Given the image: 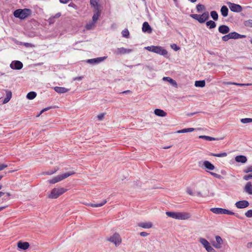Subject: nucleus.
<instances>
[{
  "instance_id": "nucleus-23",
  "label": "nucleus",
  "mask_w": 252,
  "mask_h": 252,
  "mask_svg": "<svg viewBox=\"0 0 252 252\" xmlns=\"http://www.w3.org/2000/svg\"><path fill=\"white\" fill-rule=\"evenodd\" d=\"M106 57H99L95 59L88 60L87 62L91 63H98L103 61Z\"/></svg>"
},
{
  "instance_id": "nucleus-2",
  "label": "nucleus",
  "mask_w": 252,
  "mask_h": 252,
  "mask_svg": "<svg viewBox=\"0 0 252 252\" xmlns=\"http://www.w3.org/2000/svg\"><path fill=\"white\" fill-rule=\"evenodd\" d=\"M31 14L32 10L28 8L18 9L15 10L13 13V15L16 18H18L21 20L26 19Z\"/></svg>"
},
{
  "instance_id": "nucleus-45",
  "label": "nucleus",
  "mask_w": 252,
  "mask_h": 252,
  "mask_svg": "<svg viewBox=\"0 0 252 252\" xmlns=\"http://www.w3.org/2000/svg\"><path fill=\"white\" fill-rule=\"evenodd\" d=\"M122 35L124 37H128V35H129V31H128L127 29H125L124 30H123L122 31Z\"/></svg>"
},
{
  "instance_id": "nucleus-19",
  "label": "nucleus",
  "mask_w": 252,
  "mask_h": 252,
  "mask_svg": "<svg viewBox=\"0 0 252 252\" xmlns=\"http://www.w3.org/2000/svg\"><path fill=\"white\" fill-rule=\"evenodd\" d=\"M17 246L21 249L26 250L29 248L30 245L28 242H22L19 241L18 242Z\"/></svg>"
},
{
  "instance_id": "nucleus-11",
  "label": "nucleus",
  "mask_w": 252,
  "mask_h": 252,
  "mask_svg": "<svg viewBox=\"0 0 252 252\" xmlns=\"http://www.w3.org/2000/svg\"><path fill=\"white\" fill-rule=\"evenodd\" d=\"M132 51V49H126L124 47L118 48L116 50L114 53L117 55H124L129 54Z\"/></svg>"
},
{
  "instance_id": "nucleus-46",
  "label": "nucleus",
  "mask_w": 252,
  "mask_h": 252,
  "mask_svg": "<svg viewBox=\"0 0 252 252\" xmlns=\"http://www.w3.org/2000/svg\"><path fill=\"white\" fill-rule=\"evenodd\" d=\"M243 171L245 173L252 172V166H248Z\"/></svg>"
},
{
  "instance_id": "nucleus-52",
  "label": "nucleus",
  "mask_w": 252,
  "mask_h": 252,
  "mask_svg": "<svg viewBox=\"0 0 252 252\" xmlns=\"http://www.w3.org/2000/svg\"><path fill=\"white\" fill-rule=\"evenodd\" d=\"M104 115V113H100L97 115V117L99 121H101L103 119Z\"/></svg>"
},
{
  "instance_id": "nucleus-43",
  "label": "nucleus",
  "mask_w": 252,
  "mask_h": 252,
  "mask_svg": "<svg viewBox=\"0 0 252 252\" xmlns=\"http://www.w3.org/2000/svg\"><path fill=\"white\" fill-rule=\"evenodd\" d=\"M199 137V138L204 139L208 141H212L215 140V138L213 137L205 135L200 136Z\"/></svg>"
},
{
  "instance_id": "nucleus-20",
  "label": "nucleus",
  "mask_w": 252,
  "mask_h": 252,
  "mask_svg": "<svg viewBox=\"0 0 252 252\" xmlns=\"http://www.w3.org/2000/svg\"><path fill=\"white\" fill-rule=\"evenodd\" d=\"M6 97L4 99L3 104L7 103L12 97V93L10 91L6 90Z\"/></svg>"
},
{
  "instance_id": "nucleus-16",
  "label": "nucleus",
  "mask_w": 252,
  "mask_h": 252,
  "mask_svg": "<svg viewBox=\"0 0 252 252\" xmlns=\"http://www.w3.org/2000/svg\"><path fill=\"white\" fill-rule=\"evenodd\" d=\"M219 32L222 34H226L229 32V28L227 26L221 25L219 27Z\"/></svg>"
},
{
  "instance_id": "nucleus-38",
  "label": "nucleus",
  "mask_w": 252,
  "mask_h": 252,
  "mask_svg": "<svg viewBox=\"0 0 252 252\" xmlns=\"http://www.w3.org/2000/svg\"><path fill=\"white\" fill-rule=\"evenodd\" d=\"M210 14L213 20L217 21L218 19V14L216 11H211Z\"/></svg>"
},
{
  "instance_id": "nucleus-18",
  "label": "nucleus",
  "mask_w": 252,
  "mask_h": 252,
  "mask_svg": "<svg viewBox=\"0 0 252 252\" xmlns=\"http://www.w3.org/2000/svg\"><path fill=\"white\" fill-rule=\"evenodd\" d=\"M203 164L205 168L208 170H213L215 169V166L209 161L205 160L203 161Z\"/></svg>"
},
{
  "instance_id": "nucleus-36",
  "label": "nucleus",
  "mask_w": 252,
  "mask_h": 252,
  "mask_svg": "<svg viewBox=\"0 0 252 252\" xmlns=\"http://www.w3.org/2000/svg\"><path fill=\"white\" fill-rule=\"evenodd\" d=\"M207 26L209 27L210 29L215 28L216 26V24L215 22L210 20L206 22Z\"/></svg>"
},
{
  "instance_id": "nucleus-12",
  "label": "nucleus",
  "mask_w": 252,
  "mask_h": 252,
  "mask_svg": "<svg viewBox=\"0 0 252 252\" xmlns=\"http://www.w3.org/2000/svg\"><path fill=\"white\" fill-rule=\"evenodd\" d=\"M235 206L237 208L243 209L249 206V203L247 200L239 201L235 203Z\"/></svg>"
},
{
  "instance_id": "nucleus-33",
  "label": "nucleus",
  "mask_w": 252,
  "mask_h": 252,
  "mask_svg": "<svg viewBox=\"0 0 252 252\" xmlns=\"http://www.w3.org/2000/svg\"><path fill=\"white\" fill-rule=\"evenodd\" d=\"M163 80H166L168 82H169L173 86L177 87V84L176 82L173 79L169 77H165L163 78Z\"/></svg>"
},
{
  "instance_id": "nucleus-31",
  "label": "nucleus",
  "mask_w": 252,
  "mask_h": 252,
  "mask_svg": "<svg viewBox=\"0 0 252 252\" xmlns=\"http://www.w3.org/2000/svg\"><path fill=\"white\" fill-rule=\"evenodd\" d=\"M95 11H96V12H95V13H94V15L92 18L93 21L95 23H96V22L98 20V19L100 16V11H99V9H98L97 10H95Z\"/></svg>"
},
{
  "instance_id": "nucleus-21",
  "label": "nucleus",
  "mask_w": 252,
  "mask_h": 252,
  "mask_svg": "<svg viewBox=\"0 0 252 252\" xmlns=\"http://www.w3.org/2000/svg\"><path fill=\"white\" fill-rule=\"evenodd\" d=\"M54 90L59 94L65 93L69 91L68 89L62 87H55Z\"/></svg>"
},
{
  "instance_id": "nucleus-50",
  "label": "nucleus",
  "mask_w": 252,
  "mask_h": 252,
  "mask_svg": "<svg viewBox=\"0 0 252 252\" xmlns=\"http://www.w3.org/2000/svg\"><path fill=\"white\" fill-rule=\"evenodd\" d=\"M251 179H252V173L248 175H246L243 177V179L246 181H248Z\"/></svg>"
},
{
  "instance_id": "nucleus-15",
  "label": "nucleus",
  "mask_w": 252,
  "mask_h": 252,
  "mask_svg": "<svg viewBox=\"0 0 252 252\" xmlns=\"http://www.w3.org/2000/svg\"><path fill=\"white\" fill-rule=\"evenodd\" d=\"M23 66V63L22 62L19 61H16L13 63V64L12 63L10 64V67L15 69H21Z\"/></svg>"
},
{
  "instance_id": "nucleus-26",
  "label": "nucleus",
  "mask_w": 252,
  "mask_h": 252,
  "mask_svg": "<svg viewBox=\"0 0 252 252\" xmlns=\"http://www.w3.org/2000/svg\"><path fill=\"white\" fill-rule=\"evenodd\" d=\"M245 190L249 194H252V185L251 182H248L245 187Z\"/></svg>"
},
{
  "instance_id": "nucleus-41",
  "label": "nucleus",
  "mask_w": 252,
  "mask_h": 252,
  "mask_svg": "<svg viewBox=\"0 0 252 252\" xmlns=\"http://www.w3.org/2000/svg\"><path fill=\"white\" fill-rule=\"evenodd\" d=\"M244 25L246 27L252 28V20H248L244 22Z\"/></svg>"
},
{
  "instance_id": "nucleus-62",
  "label": "nucleus",
  "mask_w": 252,
  "mask_h": 252,
  "mask_svg": "<svg viewBox=\"0 0 252 252\" xmlns=\"http://www.w3.org/2000/svg\"><path fill=\"white\" fill-rule=\"evenodd\" d=\"M6 194L7 196H10L11 195V194L9 192H6Z\"/></svg>"
},
{
  "instance_id": "nucleus-17",
  "label": "nucleus",
  "mask_w": 252,
  "mask_h": 252,
  "mask_svg": "<svg viewBox=\"0 0 252 252\" xmlns=\"http://www.w3.org/2000/svg\"><path fill=\"white\" fill-rule=\"evenodd\" d=\"M230 37V39H239L246 37V35H241L238 33L236 32H232L229 33Z\"/></svg>"
},
{
  "instance_id": "nucleus-10",
  "label": "nucleus",
  "mask_w": 252,
  "mask_h": 252,
  "mask_svg": "<svg viewBox=\"0 0 252 252\" xmlns=\"http://www.w3.org/2000/svg\"><path fill=\"white\" fill-rule=\"evenodd\" d=\"M216 241L211 242L212 245L217 249H220L223 243L221 238L219 236L215 237Z\"/></svg>"
},
{
  "instance_id": "nucleus-48",
  "label": "nucleus",
  "mask_w": 252,
  "mask_h": 252,
  "mask_svg": "<svg viewBox=\"0 0 252 252\" xmlns=\"http://www.w3.org/2000/svg\"><path fill=\"white\" fill-rule=\"evenodd\" d=\"M58 171V169L51 170L49 171L43 173L44 175H52L56 173Z\"/></svg>"
},
{
  "instance_id": "nucleus-59",
  "label": "nucleus",
  "mask_w": 252,
  "mask_h": 252,
  "mask_svg": "<svg viewBox=\"0 0 252 252\" xmlns=\"http://www.w3.org/2000/svg\"><path fill=\"white\" fill-rule=\"evenodd\" d=\"M131 93L130 91L127 90V91H125L123 92L122 93V94H126V93Z\"/></svg>"
},
{
  "instance_id": "nucleus-56",
  "label": "nucleus",
  "mask_w": 252,
  "mask_h": 252,
  "mask_svg": "<svg viewBox=\"0 0 252 252\" xmlns=\"http://www.w3.org/2000/svg\"><path fill=\"white\" fill-rule=\"evenodd\" d=\"M171 47L173 48L175 50L177 51L180 48L179 47H177L176 44H173L171 45Z\"/></svg>"
},
{
  "instance_id": "nucleus-39",
  "label": "nucleus",
  "mask_w": 252,
  "mask_h": 252,
  "mask_svg": "<svg viewBox=\"0 0 252 252\" xmlns=\"http://www.w3.org/2000/svg\"><path fill=\"white\" fill-rule=\"evenodd\" d=\"M95 22L92 21L91 23L87 24L86 26V28L88 30H90L94 28L95 27Z\"/></svg>"
},
{
  "instance_id": "nucleus-53",
  "label": "nucleus",
  "mask_w": 252,
  "mask_h": 252,
  "mask_svg": "<svg viewBox=\"0 0 252 252\" xmlns=\"http://www.w3.org/2000/svg\"><path fill=\"white\" fill-rule=\"evenodd\" d=\"M7 166H8V165L5 164H0V171L3 170L4 168H6Z\"/></svg>"
},
{
  "instance_id": "nucleus-55",
  "label": "nucleus",
  "mask_w": 252,
  "mask_h": 252,
  "mask_svg": "<svg viewBox=\"0 0 252 252\" xmlns=\"http://www.w3.org/2000/svg\"><path fill=\"white\" fill-rule=\"evenodd\" d=\"M140 235L142 237H146L149 235V234L146 232H140Z\"/></svg>"
},
{
  "instance_id": "nucleus-60",
  "label": "nucleus",
  "mask_w": 252,
  "mask_h": 252,
  "mask_svg": "<svg viewBox=\"0 0 252 252\" xmlns=\"http://www.w3.org/2000/svg\"><path fill=\"white\" fill-rule=\"evenodd\" d=\"M5 194L4 192L0 191V197H1L2 195H3Z\"/></svg>"
},
{
  "instance_id": "nucleus-9",
  "label": "nucleus",
  "mask_w": 252,
  "mask_h": 252,
  "mask_svg": "<svg viewBox=\"0 0 252 252\" xmlns=\"http://www.w3.org/2000/svg\"><path fill=\"white\" fill-rule=\"evenodd\" d=\"M199 242L203 246L208 252H215V249L212 247L209 242L204 238H200Z\"/></svg>"
},
{
  "instance_id": "nucleus-5",
  "label": "nucleus",
  "mask_w": 252,
  "mask_h": 252,
  "mask_svg": "<svg viewBox=\"0 0 252 252\" xmlns=\"http://www.w3.org/2000/svg\"><path fill=\"white\" fill-rule=\"evenodd\" d=\"M66 190L67 189L63 188H54L48 195V197L50 198H57L65 192Z\"/></svg>"
},
{
  "instance_id": "nucleus-3",
  "label": "nucleus",
  "mask_w": 252,
  "mask_h": 252,
  "mask_svg": "<svg viewBox=\"0 0 252 252\" xmlns=\"http://www.w3.org/2000/svg\"><path fill=\"white\" fill-rule=\"evenodd\" d=\"M145 49L149 51L155 53L160 55L166 56L167 55V51L161 46H147L145 47Z\"/></svg>"
},
{
  "instance_id": "nucleus-32",
  "label": "nucleus",
  "mask_w": 252,
  "mask_h": 252,
  "mask_svg": "<svg viewBox=\"0 0 252 252\" xmlns=\"http://www.w3.org/2000/svg\"><path fill=\"white\" fill-rule=\"evenodd\" d=\"M36 93L35 92H30L28 93L27 95V98L28 99L32 100L34 99L36 96Z\"/></svg>"
},
{
  "instance_id": "nucleus-1",
  "label": "nucleus",
  "mask_w": 252,
  "mask_h": 252,
  "mask_svg": "<svg viewBox=\"0 0 252 252\" xmlns=\"http://www.w3.org/2000/svg\"><path fill=\"white\" fill-rule=\"evenodd\" d=\"M166 214L169 217L179 220H187L191 217L190 213L184 212H166Z\"/></svg>"
},
{
  "instance_id": "nucleus-42",
  "label": "nucleus",
  "mask_w": 252,
  "mask_h": 252,
  "mask_svg": "<svg viewBox=\"0 0 252 252\" xmlns=\"http://www.w3.org/2000/svg\"><path fill=\"white\" fill-rule=\"evenodd\" d=\"M205 9V6L201 4H198L196 5V10L198 12H200L203 10Z\"/></svg>"
},
{
  "instance_id": "nucleus-24",
  "label": "nucleus",
  "mask_w": 252,
  "mask_h": 252,
  "mask_svg": "<svg viewBox=\"0 0 252 252\" xmlns=\"http://www.w3.org/2000/svg\"><path fill=\"white\" fill-rule=\"evenodd\" d=\"M222 84L224 85H234L238 86H251L252 85V84H242V83H237L234 82H223Z\"/></svg>"
},
{
  "instance_id": "nucleus-40",
  "label": "nucleus",
  "mask_w": 252,
  "mask_h": 252,
  "mask_svg": "<svg viewBox=\"0 0 252 252\" xmlns=\"http://www.w3.org/2000/svg\"><path fill=\"white\" fill-rule=\"evenodd\" d=\"M241 122L243 124L252 123V118H243L241 119Z\"/></svg>"
},
{
  "instance_id": "nucleus-13",
  "label": "nucleus",
  "mask_w": 252,
  "mask_h": 252,
  "mask_svg": "<svg viewBox=\"0 0 252 252\" xmlns=\"http://www.w3.org/2000/svg\"><path fill=\"white\" fill-rule=\"evenodd\" d=\"M229 8L231 11L235 12H241L242 9V7L240 5L235 3H231L229 5Z\"/></svg>"
},
{
  "instance_id": "nucleus-51",
  "label": "nucleus",
  "mask_w": 252,
  "mask_h": 252,
  "mask_svg": "<svg viewBox=\"0 0 252 252\" xmlns=\"http://www.w3.org/2000/svg\"><path fill=\"white\" fill-rule=\"evenodd\" d=\"M245 215L248 218L252 217V210H249L245 213Z\"/></svg>"
},
{
  "instance_id": "nucleus-37",
  "label": "nucleus",
  "mask_w": 252,
  "mask_h": 252,
  "mask_svg": "<svg viewBox=\"0 0 252 252\" xmlns=\"http://www.w3.org/2000/svg\"><path fill=\"white\" fill-rule=\"evenodd\" d=\"M210 155L214 156V157H219V158H220V157H225L227 156V153H225V152H223V153H220V154H213V153H211V154H210Z\"/></svg>"
},
{
  "instance_id": "nucleus-7",
  "label": "nucleus",
  "mask_w": 252,
  "mask_h": 252,
  "mask_svg": "<svg viewBox=\"0 0 252 252\" xmlns=\"http://www.w3.org/2000/svg\"><path fill=\"white\" fill-rule=\"evenodd\" d=\"M210 211L214 214H227L229 215H234L235 213L228 210L222 209L220 208H213Z\"/></svg>"
},
{
  "instance_id": "nucleus-61",
  "label": "nucleus",
  "mask_w": 252,
  "mask_h": 252,
  "mask_svg": "<svg viewBox=\"0 0 252 252\" xmlns=\"http://www.w3.org/2000/svg\"><path fill=\"white\" fill-rule=\"evenodd\" d=\"M7 206H3V207H0V211H2L4 209H5Z\"/></svg>"
},
{
  "instance_id": "nucleus-28",
  "label": "nucleus",
  "mask_w": 252,
  "mask_h": 252,
  "mask_svg": "<svg viewBox=\"0 0 252 252\" xmlns=\"http://www.w3.org/2000/svg\"><path fill=\"white\" fill-rule=\"evenodd\" d=\"M107 202L106 200H103L100 203H97V204H93V203H88L86 204V205L91 206L92 207H99L101 206H102L104 205Z\"/></svg>"
},
{
  "instance_id": "nucleus-4",
  "label": "nucleus",
  "mask_w": 252,
  "mask_h": 252,
  "mask_svg": "<svg viewBox=\"0 0 252 252\" xmlns=\"http://www.w3.org/2000/svg\"><path fill=\"white\" fill-rule=\"evenodd\" d=\"M75 174L74 171H70L69 172L65 173L61 175H59L52 179L48 181L50 184H55L60 181L63 180V179L67 178L68 177L72 175Z\"/></svg>"
},
{
  "instance_id": "nucleus-22",
  "label": "nucleus",
  "mask_w": 252,
  "mask_h": 252,
  "mask_svg": "<svg viewBox=\"0 0 252 252\" xmlns=\"http://www.w3.org/2000/svg\"><path fill=\"white\" fill-rule=\"evenodd\" d=\"M138 226L143 228H150L153 227V223L151 222H141Z\"/></svg>"
},
{
  "instance_id": "nucleus-6",
  "label": "nucleus",
  "mask_w": 252,
  "mask_h": 252,
  "mask_svg": "<svg viewBox=\"0 0 252 252\" xmlns=\"http://www.w3.org/2000/svg\"><path fill=\"white\" fill-rule=\"evenodd\" d=\"M190 16L193 19L197 20L200 23H204L209 17L208 12H205L201 15L196 14H191Z\"/></svg>"
},
{
  "instance_id": "nucleus-34",
  "label": "nucleus",
  "mask_w": 252,
  "mask_h": 252,
  "mask_svg": "<svg viewBox=\"0 0 252 252\" xmlns=\"http://www.w3.org/2000/svg\"><path fill=\"white\" fill-rule=\"evenodd\" d=\"M194 130V128H184V129H182L181 130H178L177 131V133H186V132H192Z\"/></svg>"
},
{
  "instance_id": "nucleus-14",
  "label": "nucleus",
  "mask_w": 252,
  "mask_h": 252,
  "mask_svg": "<svg viewBox=\"0 0 252 252\" xmlns=\"http://www.w3.org/2000/svg\"><path fill=\"white\" fill-rule=\"evenodd\" d=\"M142 31L148 33H151L152 32V29L147 22L143 23L142 26Z\"/></svg>"
},
{
  "instance_id": "nucleus-58",
  "label": "nucleus",
  "mask_w": 252,
  "mask_h": 252,
  "mask_svg": "<svg viewBox=\"0 0 252 252\" xmlns=\"http://www.w3.org/2000/svg\"><path fill=\"white\" fill-rule=\"evenodd\" d=\"M247 247L248 248H252V242L248 243L247 244Z\"/></svg>"
},
{
  "instance_id": "nucleus-30",
  "label": "nucleus",
  "mask_w": 252,
  "mask_h": 252,
  "mask_svg": "<svg viewBox=\"0 0 252 252\" xmlns=\"http://www.w3.org/2000/svg\"><path fill=\"white\" fill-rule=\"evenodd\" d=\"M220 12H221V15L223 17L227 16L228 15V9L227 6L225 5L222 6L220 9Z\"/></svg>"
},
{
  "instance_id": "nucleus-35",
  "label": "nucleus",
  "mask_w": 252,
  "mask_h": 252,
  "mask_svg": "<svg viewBox=\"0 0 252 252\" xmlns=\"http://www.w3.org/2000/svg\"><path fill=\"white\" fill-rule=\"evenodd\" d=\"M205 85L204 80L196 81L195 82V86L196 87H203Z\"/></svg>"
},
{
  "instance_id": "nucleus-49",
  "label": "nucleus",
  "mask_w": 252,
  "mask_h": 252,
  "mask_svg": "<svg viewBox=\"0 0 252 252\" xmlns=\"http://www.w3.org/2000/svg\"><path fill=\"white\" fill-rule=\"evenodd\" d=\"M230 39V35H229V33H228V34L225 35L222 37V40L223 41H227Z\"/></svg>"
},
{
  "instance_id": "nucleus-54",
  "label": "nucleus",
  "mask_w": 252,
  "mask_h": 252,
  "mask_svg": "<svg viewBox=\"0 0 252 252\" xmlns=\"http://www.w3.org/2000/svg\"><path fill=\"white\" fill-rule=\"evenodd\" d=\"M50 108H51V107H47V108H45L42 109L40 111V113L37 116V117H39L42 113L49 110Z\"/></svg>"
},
{
  "instance_id": "nucleus-44",
  "label": "nucleus",
  "mask_w": 252,
  "mask_h": 252,
  "mask_svg": "<svg viewBox=\"0 0 252 252\" xmlns=\"http://www.w3.org/2000/svg\"><path fill=\"white\" fill-rule=\"evenodd\" d=\"M210 174L212 176H213L214 177L216 178L219 179H221L223 178L222 176H221L220 175L217 174V173H214V172H210Z\"/></svg>"
},
{
  "instance_id": "nucleus-25",
  "label": "nucleus",
  "mask_w": 252,
  "mask_h": 252,
  "mask_svg": "<svg viewBox=\"0 0 252 252\" xmlns=\"http://www.w3.org/2000/svg\"><path fill=\"white\" fill-rule=\"evenodd\" d=\"M235 160L238 162L244 163L247 161V158L244 156H237L235 157Z\"/></svg>"
},
{
  "instance_id": "nucleus-47",
  "label": "nucleus",
  "mask_w": 252,
  "mask_h": 252,
  "mask_svg": "<svg viewBox=\"0 0 252 252\" xmlns=\"http://www.w3.org/2000/svg\"><path fill=\"white\" fill-rule=\"evenodd\" d=\"M58 171V169L51 170L49 171L43 173L44 175H52L56 173Z\"/></svg>"
},
{
  "instance_id": "nucleus-8",
  "label": "nucleus",
  "mask_w": 252,
  "mask_h": 252,
  "mask_svg": "<svg viewBox=\"0 0 252 252\" xmlns=\"http://www.w3.org/2000/svg\"><path fill=\"white\" fill-rule=\"evenodd\" d=\"M107 241L115 244L116 246H119L122 242V239L120 235L115 233L112 236L107 238Z\"/></svg>"
},
{
  "instance_id": "nucleus-29",
  "label": "nucleus",
  "mask_w": 252,
  "mask_h": 252,
  "mask_svg": "<svg viewBox=\"0 0 252 252\" xmlns=\"http://www.w3.org/2000/svg\"><path fill=\"white\" fill-rule=\"evenodd\" d=\"M98 0H90V4L95 10L99 9Z\"/></svg>"
},
{
  "instance_id": "nucleus-27",
  "label": "nucleus",
  "mask_w": 252,
  "mask_h": 252,
  "mask_svg": "<svg viewBox=\"0 0 252 252\" xmlns=\"http://www.w3.org/2000/svg\"><path fill=\"white\" fill-rule=\"evenodd\" d=\"M155 114L160 117H165L167 115V113L163 110L159 109H156L155 110Z\"/></svg>"
},
{
  "instance_id": "nucleus-63",
  "label": "nucleus",
  "mask_w": 252,
  "mask_h": 252,
  "mask_svg": "<svg viewBox=\"0 0 252 252\" xmlns=\"http://www.w3.org/2000/svg\"><path fill=\"white\" fill-rule=\"evenodd\" d=\"M82 77H79L78 78H76L75 80H76V79L81 80V79H82Z\"/></svg>"
},
{
  "instance_id": "nucleus-64",
  "label": "nucleus",
  "mask_w": 252,
  "mask_h": 252,
  "mask_svg": "<svg viewBox=\"0 0 252 252\" xmlns=\"http://www.w3.org/2000/svg\"><path fill=\"white\" fill-rule=\"evenodd\" d=\"M29 43H25V45L26 46L28 47V45H29Z\"/></svg>"
},
{
  "instance_id": "nucleus-57",
  "label": "nucleus",
  "mask_w": 252,
  "mask_h": 252,
  "mask_svg": "<svg viewBox=\"0 0 252 252\" xmlns=\"http://www.w3.org/2000/svg\"><path fill=\"white\" fill-rule=\"evenodd\" d=\"M61 16V13L59 12L56 13L55 16L53 17L54 18H58Z\"/></svg>"
}]
</instances>
